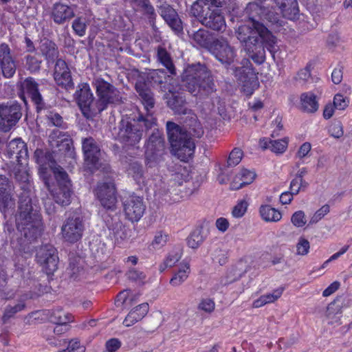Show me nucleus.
Returning a JSON list of instances; mask_svg holds the SVG:
<instances>
[{"instance_id":"9b49d317","label":"nucleus","mask_w":352,"mask_h":352,"mask_svg":"<svg viewBox=\"0 0 352 352\" xmlns=\"http://www.w3.org/2000/svg\"><path fill=\"white\" fill-rule=\"evenodd\" d=\"M17 86L19 87L18 96L24 103H27L26 95H28L34 104L37 113L45 110V103L39 91L38 84L34 78L28 77L23 81L18 83Z\"/></svg>"},{"instance_id":"b1692460","label":"nucleus","mask_w":352,"mask_h":352,"mask_svg":"<svg viewBox=\"0 0 352 352\" xmlns=\"http://www.w3.org/2000/svg\"><path fill=\"white\" fill-rule=\"evenodd\" d=\"M107 228L110 232V236L115 239L117 243L124 241L128 237L125 228L119 218L116 217H107L105 219Z\"/></svg>"},{"instance_id":"9d476101","label":"nucleus","mask_w":352,"mask_h":352,"mask_svg":"<svg viewBox=\"0 0 352 352\" xmlns=\"http://www.w3.org/2000/svg\"><path fill=\"white\" fill-rule=\"evenodd\" d=\"M138 119L133 122L129 118L122 119L119 125V131L117 138L119 142L126 146H135L141 140L143 129Z\"/></svg>"},{"instance_id":"774afa93","label":"nucleus","mask_w":352,"mask_h":352,"mask_svg":"<svg viewBox=\"0 0 352 352\" xmlns=\"http://www.w3.org/2000/svg\"><path fill=\"white\" fill-rule=\"evenodd\" d=\"M330 211V207L328 204L323 205L311 217L310 223L314 224L320 221Z\"/></svg>"},{"instance_id":"2eb2a0df","label":"nucleus","mask_w":352,"mask_h":352,"mask_svg":"<svg viewBox=\"0 0 352 352\" xmlns=\"http://www.w3.org/2000/svg\"><path fill=\"white\" fill-rule=\"evenodd\" d=\"M122 204L126 219L132 223L138 222L145 212L146 205L143 197L138 196L134 192L124 196Z\"/></svg>"},{"instance_id":"13d9d810","label":"nucleus","mask_w":352,"mask_h":352,"mask_svg":"<svg viewBox=\"0 0 352 352\" xmlns=\"http://www.w3.org/2000/svg\"><path fill=\"white\" fill-rule=\"evenodd\" d=\"M72 28L76 34L79 36L85 35L87 24L85 18L77 17L72 23Z\"/></svg>"},{"instance_id":"f704fd0d","label":"nucleus","mask_w":352,"mask_h":352,"mask_svg":"<svg viewBox=\"0 0 352 352\" xmlns=\"http://www.w3.org/2000/svg\"><path fill=\"white\" fill-rule=\"evenodd\" d=\"M157 59L167 69L169 74L171 75L176 74V68L170 53L161 45L157 47Z\"/></svg>"},{"instance_id":"a19ab883","label":"nucleus","mask_w":352,"mask_h":352,"mask_svg":"<svg viewBox=\"0 0 352 352\" xmlns=\"http://www.w3.org/2000/svg\"><path fill=\"white\" fill-rule=\"evenodd\" d=\"M263 21H266L271 28H280L283 26L284 22L281 16L276 12V9L273 6H267L265 8V13L263 15Z\"/></svg>"},{"instance_id":"ea45409f","label":"nucleus","mask_w":352,"mask_h":352,"mask_svg":"<svg viewBox=\"0 0 352 352\" xmlns=\"http://www.w3.org/2000/svg\"><path fill=\"white\" fill-rule=\"evenodd\" d=\"M14 201L12 197L10 186L0 188V211L6 217L10 209H14Z\"/></svg>"},{"instance_id":"c03bdc74","label":"nucleus","mask_w":352,"mask_h":352,"mask_svg":"<svg viewBox=\"0 0 352 352\" xmlns=\"http://www.w3.org/2000/svg\"><path fill=\"white\" fill-rule=\"evenodd\" d=\"M47 123L50 126H56L61 129H66L67 124L63 117L54 110L47 109L45 113Z\"/></svg>"},{"instance_id":"72a5a7b5","label":"nucleus","mask_w":352,"mask_h":352,"mask_svg":"<svg viewBox=\"0 0 352 352\" xmlns=\"http://www.w3.org/2000/svg\"><path fill=\"white\" fill-rule=\"evenodd\" d=\"M262 45L257 43H254L245 48L250 58L256 64L261 65L265 60V51L267 47L263 39L261 38Z\"/></svg>"},{"instance_id":"338daca9","label":"nucleus","mask_w":352,"mask_h":352,"mask_svg":"<svg viewBox=\"0 0 352 352\" xmlns=\"http://www.w3.org/2000/svg\"><path fill=\"white\" fill-rule=\"evenodd\" d=\"M291 221L297 228L303 227L307 223L305 212L302 210L295 212L291 217Z\"/></svg>"},{"instance_id":"4468645a","label":"nucleus","mask_w":352,"mask_h":352,"mask_svg":"<svg viewBox=\"0 0 352 352\" xmlns=\"http://www.w3.org/2000/svg\"><path fill=\"white\" fill-rule=\"evenodd\" d=\"M35 260L48 276L54 275L58 269V257L56 249L51 244H45L36 250Z\"/></svg>"},{"instance_id":"dca6fc26","label":"nucleus","mask_w":352,"mask_h":352,"mask_svg":"<svg viewBox=\"0 0 352 352\" xmlns=\"http://www.w3.org/2000/svg\"><path fill=\"white\" fill-rule=\"evenodd\" d=\"M22 116L21 106L16 102L0 104V126L4 131L14 126Z\"/></svg>"},{"instance_id":"49530a36","label":"nucleus","mask_w":352,"mask_h":352,"mask_svg":"<svg viewBox=\"0 0 352 352\" xmlns=\"http://www.w3.org/2000/svg\"><path fill=\"white\" fill-rule=\"evenodd\" d=\"M0 66L2 70L3 76L5 78H10L14 75L16 69V61L13 57L0 62Z\"/></svg>"},{"instance_id":"412c9836","label":"nucleus","mask_w":352,"mask_h":352,"mask_svg":"<svg viewBox=\"0 0 352 352\" xmlns=\"http://www.w3.org/2000/svg\"><path fill=\"white\" fill-rule=\"evenodd\" d=\"M54 78L56 83L65 89H74L71 72L67 63L62 58L57 59L54 66Z\"/></svg>"},{"instance_id":"f257e3e1","label":"nucleus","mask_w":352,"mask_h":352,"mask_svg":"<svg viewBox=\"0 0 352 352\" xmlns=\"http://www.w3.org/2000/svg\"><path fill=\"white\" fill-rule=\"evenodd\" d=\"M16 223L18 230L23 232L25 240L14 251V272L21 277L23 284L30 287V290H25L23 295V300L33 299L41 296L43 289L38 280L31 277L32 270L28 260L32 258L34 252L32 241L41 235L43 225L40 210L36 205H33L32 198L25 193L19 197Z\"/></svg>"},{"instance_id":"e433bc0d","label":"nucleus","mask_w":352,"mask_h":352,"mask_svg":"<svg viewBox=\"0 0 352 352\" xmlns=\"http://www.w3.org/2000/svg\"><path fill=\"white\" fill-rule=\"evenodd\" d=\"M301 107L304 111L315 113L318 109V102L316 96L311 91L302 93L300 96Z\"/></svg>"},{"instance_id":"20e7f679","label":"nucleus","mask_w":352,"mask_h":352,"mask_svg":"<svg viewBox=\"0 0 352 352\" xmlns=\"http://www.w3.org/2000/svg\"><path fill=\"white\" fill-rule=\"evenodd\" d=\"M182 80L186 90L194 96H207L216 90L210 72L199 63L185 68Z\"/></svg>"},{"instance_id":"c756f323","label":"nucleus","mask_w":352,"mask_h":352,"mask_svg":"<svg viewBox=\"0 0 352 352\" xmlns=\"http://www.w3.org/2000/svg\"><path fill=\"white\" fill-rule=\"evenodd\" d=\"M149 306L147 302L142 303L133 309L125 317L123 324L125 327H131L141 320L148 312Z\"/></svg>"},{"instance_id":"3c124183","label":"nucleus","mask_w":352,"mask_h":352,"mask_svg":"<svg viewBox=\"0 0 352 352\" xmlns=\"http://www.w3.org/2000/svg\"><path fill=\"white\" fill-rule=\"evenodd\" d=\"M203 241L204 237L199 229L193 230L187 238V244L192 249L198 248Z\"/></svg>"},{"instance_id":"de8ad7c7","label":"nucleus","mask_w":352,"mask_h":352,"mask_svg":"<svg viewBox=\"0 0 352 352\" xmlns=\"http://www.w3.org/2000/svg\"><path fill=\"white\" fill-rule=\"evenodd\" d=\"M168 240L169 235L166 232L162 230L157 231L151 243V246L155 250L160 249L166 245Z\"/></svg>"},{"instance_id":"bb28decb","label":"nucleus","mask_w":352,"mask_h":352,"mask_svg":"<svg viewBox=\"0 0 352 352\" xmlns=\"http://www.w3.org/2000/svg\"><path fill=\"white\" fill-rule=\"evenodd\" d=\"M168 107L175 113L185 114L186 113V99L182 93L179 91H169L166 94Z\"/></svg>"},{"instance_id":"79ce46f5","label":"nucleus","mask_w":352,"mask_h":352,"mask_svg":"<svg viewBox=\"0 0 352 352\" xmlns=\"http://www.w3.org/2000/svg\"><path fill=\"white\" fill-rule=\"evenodd\" d=\"M49 321L56 323H69L74 321V316L69 313H64L62 308L50 309Z\"/></svg>"},{"instance_id":"680f3d73","label":"nucleus","mask_w":352,"mask_h":352,"mask_svg":"<svg viewBox=\"0 0 352 352\" xmlns=\"http://www.w3.org/2000/svg\"><path fill=\"white\" fill-rule=\"evenodd\" d=\"M328 132L331 136L340 138L344 134L343 126L340 121H335L329 125Z\"/></svg>"},{"instance_id":"6e6d98bb","label":"nucleus","mask_w":352,"mask_h":352,"mask_svg":"<svg viewBox=\"0 0 352 352\" xmlns=\"http://www.w3.org/2000/svg\"><path fill=\"white\" fill-rule=\"evenodd\" d=\"M12 265V262L7 258H0V285L6 284L8 278L7 270Z\"/></svg>"},{"instance_id":"09e8293b","label":"nucleus","mask_w":352,"mask_h":352,"mask_svg":"<svg viewBox=\"0 0 352 352\" xmlns=\"http://www.w3.org/2000/svg\"><path fill=\"white\" fill-rule=\"evenodd\" d=\"M25 307V304L23 301L16 304L14 306H8L4 311L2 316V320L3 323H6L9 319L13 318L16 314L23 310Z\"/></svg>"},{"instance_id":"6e6552de","label":"nucleus","mask_w":352,"mask_h":352,"mask_svg":"<svg viewBox=\"0 0 352 352\" xmlns=\"http://www.w3.org/2000/svg\"><path fill=\"white\" fill-rule=\"evenodd\" d=\"M241 67H236L234 74L241 84V91L250 98L258 87V77L252 63L248 59H243Z\"/></svg>"},{"instance_id":"4d7b16f0","label":"nucleus","mask_w":352,"mask_h":352,"mask_svg":"<svg viewBox=\"0 0 352 352\" xmlns=\"http://www.w3.org/2000/svg\"><path fill=\"white\" fill-rule=\"evenodd\" d=\"M128 172L136 181L140 180L144 174L142 166L138 162H132L129 164Z\"/></svg>"},{"instance_id":"a878e982","label":"nucleus","mask_w":352,"mask_h":352,"mask_svg":"<svg viewBox=\"0 0 352 352\" xmlns=\"http://www.w3.org/2000/svg\"><path fill=\"white\" fill-rule=\"evenodd\" d=\"M256 173L254 171L250 170L246 168L241 169L233 177L230 188L232 190H239L244 186L250 184L254 182L256 178Z\"/></svg>"},{"instance_id":"e2e57ef3","label":"nucleus","mask_w":352,"mask_h":352,"mask_svg":"<svg viewBox=\"0 0 352 352\" xmlns=\"http://www.w3.org/2000/svg\"><path fill=\"white\" fill-rule=\"evenodd\" d=\"M310 243L309 241L304 237L299 238L296 244V254L300 256H305L309 252Z\"/></svg>"},{"instance_id":"f8f14e48","label":"nucleus","mask_w":352,"mask_h":352,"mask_svg":"<svg viewBox=\"0 0 352 352\" xmlns=\"http://www.w3.org/2000/svg\"><path fill=\"white\" fill-rule=\"evenodd\" d=\"M74 98L85 118H91L98 113H100L98 111L97 102L96 105L94 103V97L88 83L83 82L78 86Z\"/></svg>"},{"instance_id":"8fccbe9b","label":"nucleus","mask_w":352,"mask_h":352,"mask_svg":"<svg viewBox=\"0 0 352 352\" xmlns=\"http://www.w3.org/2000/svg\"><path fill=\"white\" fill-rule=\"evenodd\" d=\"M314 67V63L312 61H309L307 63L306 66L300 69L294 77L296 81L305 83L311 78V73Z\"/></svg>"},{"instance_id":"0eeeda50","label":"nucleus","mask_w":352,"mask_h":352,"mask_svg":"<svg viewBox=\"0 0 352 352\" xmlns=\"http://www.w3.org/2000/svg\"><path fill=\"white\" fill-rule=\"evenodd\" d=\"M92 85L96 89L98 96V111L100 113L105 110L109 104H118L121 102V97L118 89L102 78H95L92 82Z\"/></svg>"},{"instance_id":"4be33fe9","label":"nucleus","mask_w":352,"mask_h":352,"mask_svg":"<svg viewBox=\"0 0 352 352\" xmlns=\"http://www.w3.org/2000/svg\"><path fill=\"white\" fill-rule=\"evenodd\" d=\"M158 8L160 16L171 30L176 34L182 33L183 24L177 11L166 2H164Z\"/></svg>"},{"instance_id":"864d4df0","label":"nucleus","mask_w":352,"mask_h":352,"mask_svg":"<svg viewBox=\"0 0 352 352\" xmlns=\"http://www.w3.org/2000/svg\"><path fill=\"white\" fill-rule=\"evenodd\" d=\"M243 156V151L239 148H234L229 154L227 163L228 166H235L238 165Z\"/></svg>"},{"instance_id":"58836bf2","label":"nucleus","mask_w":352,"mask_h":352,"mask_svg":"<svg viewBox=\"0 0 352 352\" xmlns=\"http://www.w3.org/2000/svg\"><path fill=\"white\" fill-rule=\"evenodd\" d=\"M259 214L261 219L265 222H278L282 219V213L268 204L260 206Z\"/></svg>"},{"instance_id":"5fc2aeb1","label":"nucleus","mask_w":352,"mask_h":352,"mask_svg":"<svg viewBox=\"0 0 352 352\" xmlns=\"http://www.w3.org/2000/svg\"><path fill=\"white\" fill-rule=\"evenodd\" d=\"M249 204L245 199L239 200L232 210V214L235 218H241L247 212Z\"/></svg>"},{"instance_id":"f03ea898","label":"nucleus","mask_w":352,"mask_h":352,"mask_svg":"<svg viewBox=\"0 0 352 352\" xmlns=\"http://www.w3.org/2000/svg\"><path fill=\"white\" fill-rule=\"evenodd\" d=\"M166 131L173 154L181 161L188 162L192 157L195 148L191 136L199 138L204 135L200 122L195 121L188 132L177 124L168 121L166 123Z\"/></svg>"},{"instance_id":"393cba45","label":"nucleus","mask_w":352,"mask_h":352,"mask_svg":"<svg viewBox=\"0 0 352 352\" xmlns=\"http://www.w3.org/2000/svg\"><path fill=\"white\" fill-rule=\"evenodd\" d=\"M130 3L134 11L142 12L148 19L149 23L152 26L155 25L157 14L150 0H131Z\"/></svg>"},{"instance_id":"6ab92c4d","label":"nucleus","mask_w":352,"mask_h":352,"mask_svg":"<svg viewBox=\"0 0 352 352\" xmlns=\"http://www.w3.org/2000/svg\"><path fill=\"white\" fill-rule=\"evenodd\" d=\"M82 149L85 163L89 169L98 168L101 151L96 140L92 137L82 140Z\"/></svg>"},{"instance_id":"052dcab7","label":"nucleus","mask_w":352,"mask_h":352,"mask_svg":"<svg viewBox=\"0 0 352 352\" xmlns=\"http://www.w3.org/2000/svg\"><path fill=\"white\" fill-rule=\"evenodd\" d=\"M308 186V183L305 180L301 181V179L294 178L289 186V190L294 195L299 193L300 190H304Z\"/></svg>"},{"instance_id":"423d86ee","label":"nucleus","mask_w":352,"mask_h":352,"mask_svg":"<svg viewBox=\"0 0 352 352\" xmlns=\"http://www.w3.org/2000/svg\"><path fill=\"white\" fill-rule=\"evenodd\" d=\"M166 154L163 132L154 130L145 144V162L148 167H153L164 160Z\"/></svg>"},{"instance_id":"1a4fd4ad","label":"nucleus","mask_w":352,"mask_h":352,"mask_svg":"<svg viewBox=\"0 0 352 352\" xmlns=\"http://www.w3.org/2000/svg\"><path fill=\"white\" fill-rule=\"evenodd\" d=\"M85 231L83 217L78 211L69 212L61 227L63 239L74 244L80 241Z\"/></svg>"},{"instance_id":"69168bd1","label":"nucleus","mask_w":352,"mask_h":352,"mask_svg":"<svg viewBox=\"0 0 352 352\" xmlns=\"http://www.w3.org/2000/svg\"><path fill=\"white\" fill-rule=\"evenodd\" d=\"M126 275L129 280L135 283H142L146 278L145 274L135 268L129 269Z\"/></svg>"},{"instance_id":"7ed1b4c3","label":"nucleus","mask_w":352,"mask_h":352,"mask_svg":"<svg viewBox=\"0 0 352 352\" xmlns=\"http://www.w3.org/2000/svg\"><path fill=\"white\" fill-rule=\"evenodd\" d=\"M39 173L55 202L61 206L69 205L73 190L67 172L58 165L49 168L43 165L39 168Z\"/></svg>"},{"instance_id":"603ef678","label":"nucleus","mask_w":352,"mask_h":352,"mask_svg":"<svg viewBox=\"0 0 352 352\" xmlns=\"http://www.w3.org/2000/svg\"><path fill=\"white\" fill-rule=\"evenodd\" d=\"M50 309H41L32 311L27 316L28 322H43L45 321H49Z\"/></svg>"},{"instance_id":"cd10ccee","label":"nucleus","mask_w":352,"mask_h":352,"mask_svg":"<svg viewBox=\"0 0 352 352\" xmlns=\"http://www.w3.org/2000/svg\"><path fill=\"white\" fill-rule=\"evenodd\" d=\"M280 9L283 16L291 21L298 19L299 8L297 0H274Z\"/></svg>"},{"instance_id":"7c9ffc66","label":"nucleus","mask_w":352,"mask_h":352,"mask_svg":"<svg viewBox=\"0 0 352 352\" xmlns=\"http://www.w3.org/2000/svg\"><path fill=\"white\" fill-rule=\"evenodd\" d=\"M56 327L53 329L52 327L43 329L41 333L48 343L54 346H57L58 344L53 334L62 335L69 329V323H56Z\"/></svg>"},{"instance_id":"a18cd8bd","label":"nucleus","mask_w":352,"mask_h":352,"mask_svg":"<svg viewBox=\"0 0 352 352\" xmlns=\"http://www.w3.org/2000/svg\"><path fill=\"white\" fill-rule=\"evenodd\" d=\"M182 253L172 251L168 254L162 263L159 265L160 273L164 272L166 268L173 267L181 258Z\"/></svg>"},{"instance_id":"0e129e2a","label":"nucleus","mask_w":352,"mask_h":352,"mask_svg":"<svg viewBox=\"0 0 352 352\" xmlns=\"http://www.w3.org/2000/svg\"><path fill=\"white\" fill-rule=\"evenodd\" d=\"M25 60L28 69L31 73L37 72L40 70L41 60H39L36 56L28 55L25 57Z\"/></svg>"},{"instance_id":"37998d69","label":"nucleus","mask_w":352,"mask_h":352,"mask_svg":"<svg viewBox=\"0 0 352 352\" xmlns=\"http://www.w3.org/2000/svg\"><path fill=\"white\" fill-rule=\"evenodd\" d=\"M192 38L201 47H210L211 50L213 41H212L211 34L208 30L203 28L199 29L194 33Z\"/></svg>"},{"instance_id":"473e14b6","label":"nucleus","mask_w":352,"mask_h":352,"mask_svg":"<svg viewBox=\"0 0 352 352\" xmlns=\"http://www.w3.org/2000/svg\"><path fill=\"white\" fill-rule=\"evenodd\" d=\"M222 6L221 0H197L190 8V14L192 16H199L203 12L213 10L216 8L220 9Z\"/></svg>"},{"instance_id":"4c0bfd02","label":"nucleus","mask_w":352,"mask_h":352,"mask_svg":"<svg viewBox=\"0 0 352 352\" xmlns=\"http://www.w3.org/2000/svg\"><path fill=\"white\" fill-rule=\"evenodd\" d=\"M254 29H252L248 25H240L236 30V37L241 43L245 44V47H248L254 43H257L258 39L256 37L252 36Z\"/></svg>"},{"instance_id":"2f4dec72","label":"nucleus","mask_w":352,"mask_h":352,"mask_svg":"<svg viewBox=\"0 0 352 352\" xmlns=\"http://www.w3.org/2000/svg\"><path fill=\"white\" fill-rule=\"evenodd\" d=\"M40 50L47 62L56 61L59 55V51L56 44L48 38L41 40Z\"/></svg>"},{"instance_id":"c9c22d12","label":"nucleus","mask_w":352,"mask_h":352,"mask_svg":"<svg viewBox=\"0 0 352 352\" xmlns=\"http://www.w3.org/2000/svg\"><path fill=\"white\" fill-rule=\"evenodd\" d=\"M190 273V267L189 262L183 261L180 263L178 271L170 278V284L173 287L182 285L188 278Z\"/></svg>"},{"instance_id":"ddd939ff","label":"nucleus","mask_w":352,"mask_h":352,"mask_svg":"<svg viewBox=\"0 0 352 352\" xmlns=\"http://www.w3.org/2000/svg\"><path fill=\"white\" fill-rule=\"evenodd\" d=\"M135 89L140 97L142 104L146 111V114L140 113L138 117V122H143L145 129L148 130L156 124V118L151 113V110L155 106V99L151 90L145 83L136 84Z\"/></svg>"},{"instance_id":"f3484780","label":"nucleus","mask_w":352,"mask_h":352,"mask_svg":"<svg viewBox=\"0 0 352 352\" xmlns=\"http://www.w3.org/2000/svg\"><path fill=\"white\" fill-rule=\"evenodd\" d=\"M94 194L100 204L107 210H114L117 204V190L113 182H98Z\"/></svg>"},{"instance_id":"aec40b11","label":"nucleus","mask_w":352,"mask_h":352,"mask_svg":"<svg viewBox=\"0 0 352 352\" xmlns=\"http://www.w3.org/2000/svg\"><path fill=\"white\" fill-rule=\"evenodd\" d=\"M211 52L214 57L226 67L234 61L236 52L226 41L216 39L211 46Z\"/></svg>"},{"instance_id":"bf43d9fd","label":"nucleus","mask_w":352,"mask_h":352,"mask_svg":"<svg viewBox=\"0 0 352 352\" xmlns=\"http://www.w3.org/2000/svg\"><path fill=\"white\" fill-rule=\"evenodd\" d=\"M270 150L275 153H283L288 146L287 141L285 140H270Z\"/></svg>"},{"instance_id":"5701e85b","label":"nucleus","mask_w":352,"mask_h":352,"mask_svg":"<svg viewBox=\"0 0 352 352\" xmlns=\"http://www.w3.org/2000/svg\"><path fill=\"white\" fill-rule=\"evenodd\" d=\"M6 155L8 158L14 160L17 164L23 165V161L28 158V151L26 144L21 138H15L7 145Z\"/></svg>"},{"instance_id":"39448f33","label":"nucleus","mask_w":352,"mask_h":352,"mask_svg":"<svg viewBox=\"0 0 352 352\" xmlns=\"http://www.w3.org/2000/svg\"><path fill=\"white\" fill-rule=\"evenodd\" d=\"M265 8V6H262L261 3L250 2L247 4L245 12L252 22L253 28L255 30V32L258 34L260 38L263 40L267 50L270 53L272 58L275 60V54L278 51L276 37L273 35L267 28L258 21H263Z\"/></svg>"},{"instance_id":"c85d7f7f","label":"nucleus","mask_w":352,"mask_h":352,"mask_svg":"<svg viewBox=\"0 0 352 352\" xmlns=\"http://www.w3.org/2000/svg\"><path fill=\"white\" fill-rule=\"evenodd\" d=\"M74 16L73 9L65 4L56 3L52 8V18L57 24H62Z\"/></svg>"},{"instance_id":"a211bd4d","label":"nucleus","mask_w":352,"mask_h":352,"mask_svg":"<svg viewBox=\"0 0 352 352\" xmlns=\"http://www.w3.org/2000/svg\"><path fill=\"white\" fill-rule=\"evenodd\" d=\"M200 14L199 16H194L197 18L203 25L218 32H223L226 30L225 17L220 9L216 8Z\"/></svg>"}]
</instances>
